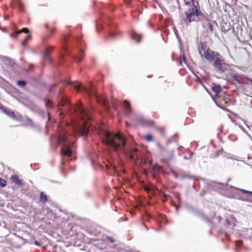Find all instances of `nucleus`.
<instances>
[{"label": "nucleus", "instance_id": "obj_1", "mask_svg": "<svg viewBox=\"0 0 252 252\" xmlns=\"http://www.w3.org/2000/svg\"><path fill=\"white\" fill-rule=\"evenodd\" d=\"M104 139L103 142L118 153H121L128 157L130 160L138 159L137 150L133 149L129 151L126 149V138L120 133H114L105 131Z\"/></svg>", "mask_w": 252, "mask_h": 252}, {"label": "nucleus", "instance_id": "obj_2", "mask_svg": "<svg viewBox=\"0 0 252 252\" xmlns=\"http://www.w3.org/2000/svg\"><path fill=\"white\" fill-rule=\"evenodd\" d=\"M74 109L75 112L79 113L80 117L84 121L83 126L79 127V133L81 136H86L89 131L87 121H90L92 119L91 111L90 110L84 108L83 104L80 101L77 102Z\"/></svg>", "mask_w": 252, "mask_h": 252}, {"label": "nucleus", "instance_id": "obj_3", "mask_svg": "<svg viewBox=\"0 0 252 252\" xmlns=\"http://www.w3.org/2000/svg\"><path fill=\"white\" fill-rule=\"evenodd\" d=\"M186 5L189 6L188 11L186 12V20L189 23L192 22H198L200 21V17L204 15L199 8L195 5L194 0H184Z\"/></svg>", "mask_w": 252, "mask_h": 252}, {"label": "nucleus", "instance_id": "obj_4", "mask_svg": "<svg viewBox=\"0 0 252 252\" xmlns=\"http://www.w3.org/2000/svg\"><path fill=\"white\" fill-rule=\"evenodd\" d=\"M58 142L59 143L66 142L62 146L61 151V154L63 156L70 157L72 154V149L74 146V143L69 141L65 132L59 134Z\"/></svg>", "mask_w": 252, "mask_h": 252}, {"label": "nucleus", "instance_id": "obj_5", "mask_svg": "<svg viewBox=\"0 0 252 252\" xmlns=\"http://www.w3.org/2000/svg\"><path fill=\"white\" fill-rule=\"evenodd\" d=\"M198 51L201 57L209 62H212L217 57L220 56V53L212 50L206 42L200 43Z\"/></svg>", "mask_w": 252, "mask_h": 252}, {"label": "nucleus", "instance_id": "obj_6", "mask_svg": "<svg viewBox=\"0 0 252 252\" xmlns=\"http://www.w3.org/2000/svg\"><path fill=\"white\" fill-rule=\"evenodd\" d=\"M213 65L215 69L219 72H225L229 67L228 64L225 63L222 55L220 54V56L217 57L214 61Z\"/></svg>", "mask_w": 252, "mask_h": 252}, {"label": "nucleus", "instance_id": "obj_7", "mask_svg": "<svg viewBox=\"0 0 252 252\" xmlns=\"http://www.w3.org/2000/svg\"><path fill=\"white\" fill-rule=\"evenodd\" d=\"M71 85L76 90L77 92H80L81 90L87 93L90 96H95L96 100L98 101V97L96 96V92L95 90L93 88L92 84H91L90 88L82 86L79 83L72 82Z\"/></svg>", "mask_w": 252, "mask_h": 252}, {"label": "nucleus", "instance_id": "obj_8", "mask_svg": "<svg viewBox=\"0 0 252 252\" xmlns=\"http://www.w3.org/2000/svg\"><path fill=\"white\" fill-rule=\"evenodd\" d=\"M10 180L12 183H14L15 185L18 186H23L24 182L22 179H21L17 175H12L10 177Z\"/></svg>", "mask_w": 252, "mask_h": 252}, {"label": "nucleus", "instance_id": "obj_9", "mask_svg": "<svg viewBox=\"0 0 252 252\" xmlns=\"http://www.w3.org/2000/svg\"><path fill=\"white\" fill-rule=\"evenodd\" d=\"M23 32L28 33L29 32V30L27 28H24L22 29L21 30H19L17 32H14L13 33L11 34V36L12 37L14 38H16L17 35L19 34H20V33H23Z\"/></svg>", "mask_w": 252, "mask_h": 252}, {"label": "nucleus", "instance_id": "obj_10", "mask_svg": "<svg viewBox=\"0 0 252 252\" xmlns=\"http://www.w3.org/2000/svg\"><path fill=\"white\" fill-rule=\"evenodd\" d=\"M64 106H70V101L67 98H64L63 100L61 101L58 104V109H61V107Z\"/></svg>", "mask_w": 252, "mask_h": 252}, {"label": "nucleus", "instance_id": "obj_11", "mask_svg": "<svg viewBox=\"0 0 252 252\" xmlns=\"http://www.w3.org/2000/svg\"><path fill=\"white\" fill-rule=\"evenodd\" d=\"M239 190L247 194V200L249 202H252V191L246 190L245 189H239Z\"/></svg>", "mask_w": 252, "mask_h": 252}, {"label": "nucleus", "instance_id": "obj_12", "mask_svg": "<svg viewBox=\"0 0 252 252\" xmlns=\"http://www.w3.org/2000/svg\"><path fill=\"white\" fill-rule=\"evenodd\" d=\"M124 105L126 112L128 114H131L132 112V110L131 108V105L130 102L126 100L124 101Z\"/></svg>", "mask_w": 252, "mask_h": 252}, {"label": "nucleus", "instance_id": "obj_13", "mask_svg": "<svg viewBox=\"0 0 252 252\" xmlns=\"http://www.w3.org/2000/svg\"><path fill=\"white\" fill-rule=\"evenodd\" d=\"M131 37L133 40H135L136 42L139 43L140 42L142 36L136 32H133L131 34Z\"/></svg>", "mask_w": 252, "mask_h": 252}, {"label": "nucleus", "instance_id": "obj_14", "mask_svg": "<svg viewBox=\"0 0 252 252\" xmlns=\"http://www.w3.org/2000/svg\"><path fill=\"white\" fill-rule=\"evenodd\" d=\"M52 47H48L46 48L45 52L44 53V58L45 60H50L49 55L50 53L52 52Z\"/></svg>", "mask_w": 252, "mask_h": 252}, {"label": "nucleus", "instance_id": "obj_15", "mask_svg": "<svg viewBox=\"0 0 252 252\" xmlns=\"http://www.w3.org/2000/svg\"><path fill=\"white\" fill-rule=\"evenodd\" d=\"M45 27L48 29V32H49V35H48V37H49L50 36H52V35L54 34V33L56 32V29L55 28H50L49 27V25L48 24H45Z\"/></svg>", "mask_w": 252, "mask_h": 252}, {"label": "nucleus", "instance_id": "obj_16", "mask_svg": "<svg viewBox=\"0 0 252 252\" xmlns=\"http://www.w3.org/2000/svg\"><path fill=\"white\" fill-rule=\"evenodd\" d=\"M232 78L234 80L236 81L239 84H244V83L242 80V78L238 75H233Z\"/></svg>", "mask_w": 252, "mask_h": 252}, {"label": "nucleus", "instance_id": "obj_17", "mask_svg": "<svg viewBox=\"0 0 252 252\" xmlns=\"http://www.w3.org/2000/svg\"><path fill=\"white\" fill-rule=\"evenodd\" d=\"M16 5H17V6L18 7L19 9L21 11H24V5L21 0H17L16 1Z\"/></svg>", "mask_w": 252, "mask_h": 252}, {"label": "nucleus", "instance_id": "obj_18", "mask_svg": "<svg viewBox=\"0 0 252 252\" xmlns=\"http://www.w3.org/2000/svg\"><path fill=\"white\" fill-rule=\"evenodd\" d=\"M212 91L216 93H219L221 91V87L219 85H214L212 87Z\"/></svg>", "mask_w": 252, "mask_h": 252}, {"label": "nucleus", "instance_id": "obj_19", "mask_svg": "<svg viewBox=\"0 0 252 252\" xmlns=\"http://www.w3.org/2000/svg\"><path fill=\"white\" fill-rule=\"evenodd\" d=\"M40 200L42 203H45L47 201V196L45 194H44L43 192L40 193Z\"/></svg>", "mask_w": 252, "mask_h": 252}, {"label": "nucleus", "instance_id": "obj_20", "mask_svg": "<svg viewBox=\"0 0 252 252\" xmlns=\"http://www.w3.org/2000/svg\"><path fill=\"white\" fill-rule=\"evenodd\" d=\"M31 38V35H26L25 39L24 41H23L21 43L22 45L24 46H26L27 43L28 41Z\"/></svg>", "mask_w": 252, "mask_h": 252}, {"label": "nucleus", "instance_id": "obj_21", "mask_svg": "<svg viewBox=\"0 0 252 252\" xmlns=\"http://www.w3.org/2000/svg\"><path fill=\"white\" fill-rule=\"evenodd\" d=\"M144 139L148 142L152 141L153 139V136L151 134H147L144 136Z\"/></svg>", "mask_w": 252, "mask_h": 252}, {"label": "nucleus", "instance_id": "obj_22", "mask_svg": "<svg viewBox=\"0 0 252 252\" xmlns=\"http://www.w3.org/2000/svg\"><path fill=\"white\" fill-rule=\"evenodd\" d=\"M17 83L19 86H21L22 87H25L27 84V83L26 81H22V80L18 81Z\"/></svg>", "mask_w": 252, "mask_h": 252}, {"label": "nucleus", "instance_id": "obj_23", "mask_svg": "<svg viewBox=\"0 0 252 252\" xmlns=\"http://www.w3.org/2000/svg\"><path fill=\"white\" fill-rule=\"evenodd\" d=\"M6 185V181H5L4 180L1 179V178H0V186L1 187H5Z\"/></svg>", "mask_w": 252, "mask_h": 252}, {"label": "nucleus", "instance_id": "obj_24", "mask_svg": "<svg viewBox=\"0 0 252 252\" xmlns=\"http://www.w3.org/2000/svg\"><path fill=\"white\" fill-rule=\"evenodd\" d=\"M208 26H209V28L210 32H213L214 31V27H213V24L209 22Z\"/></svg>", "mask_w": 252, "mask_h": 252}, {"label": "nucleus", "instance_id": "obj_25", "mask_svg": "<svg viewBox=\"0 0 252 252\" xmlns=\"http://www.w3.org/2000/svg\"><path fill=\"white\" fill-rule=\"evenodd\" d=\"M46 105L48 107H52V102L50 100H48L46 103Z\"/></svg>", "mask_w": 252, "mask_h": 252}, {"label": "nucleus", "instance_id": "obj_26", "mask_svg": "<svg viewBox=\"0 0 252 252\" xmlns=\"http://www.w3.org/2000/svg\"><path fill=\"white\" fill-rule=\"evenodd\" d=\"M161 169V167L158 165H155L154 167V170L155 171H159Z\"/></svg>", "mask_w": 252, "mask_h": 252}, {"label": "nucleus", "instance_id": "obj_27", "mask_svg": "<svg viewBox=\"0 0 252 252\" xmlns=\"http://www.w3.org/2000/svg\"><path fill=\"white\" fill-rule=\"evenodd\" d=\"M236 245L237 247H241L243 245V242L241 241H238L236 242Z\"/></svg>", "mask_w": 252, "mask_h": 252}, {"label": "nucleus", "instance_id": "obj_28", "mask_svg": "<svg viewBox=\"0 0 252 252\" xmlns=\"http://www.w3.org/2000/svg\"><path fill=\"white\" fill-rule=\"evenodd\" d=\"M82 54V56L81 57H78L77 58H76V61L77 62H80L81 61V60H82L83 59V53H81Z\"/></svg>", "mask_w": 252, "mask_h": 252}, {"label": "nucleus", "instance_id": "obj_29", "mask_svg": "<svg viewBox=\"0 0 252 252\" xmlns=\"http://www.w3.org/2000/svg\"><path fill=\"white\" fill-rule=\"evenodd\" d=\"M107 239H108V240H109L111 242H114L115 241L114 239V238L113 237H108Z\"/></svg>", "mask_w": 252, "mask_h": 252}, {"label": "nucleus", "instance_id": "obj_30", "mask_svg": "<svg viewBox=\"0 0 252 252\" xmlns=\"http://www.w3.org/2000/svg\"><path fill=\"white\" fill-rule=\"evenodd\" d=\"M168 196H169V195H168L166 194H164V201H166L168 199Z\"/></svg>", "mask_w": 252, "mask_h": 252}, {"label": "nucleus", "instance_id": "obj_31", "mask_svg": "<svg viewBox=\"0 0 252 252\" xmlns=\"http://www.w3.org/2000/svg\"><path fill=\"white\" fill-rule=\"evenodd\" d=\"M145 190H146L147 191H149L150 190V188L149 187H146L145 188Z\"/></svg>", "mask_w": 252, "mask_h": 252}, {"label": "nucleus", "instance_id": "obj_32", "mask_svg": "<svg viewBox=\"0 0 252 252\" xmlns=\"http://www.w3.org/2000/svg\"><path fill=\"white\" fill-rule=\"evenodd\" d=\"M34 243H35V244L36 245H37V246H39V245H40L39 243L38 242H37V241H35V242H34Z\"/></svg>", "mask_w": 252, "mask_h": 252}, {"label": "nucleus", "instance_id": "obj_33", "mask_svg": "<svg viewBox=\"0 0 252 252\" xmlns=\"http://www.w3.org/2000/svg\"><path fill=\"white\" fill-rule=\"evenodd\" d=\"M66 42H67L66 41V39L65 38H64V39H63V42L64 43H63V44L65 43H66Z\"/></svg>", "mask_w": 252, "mask_h": 252}, {"label": "nucleus", "instance_id": "obj_34", "mask_svg": "<svg viewBox=\"0 0 252 252\" xmlns=\"http://www.w3.org/2000/svg\"><path fill=\"white\" fill-rule=\"evenodd\" d=\"M158 145L160 149H161V146H160V144L158 143Z\"/></svg>", "mask_w": 252, "mask_h": 252}, {"label": "nucleus", "instance_id": "obj_35", "mask_svg": "<svg viewBox=\"0 0 252 252\" xmlns=\"http://www.w3.org/2000/svg\"><path fill=\"white\" fill-rule=\"evenodd\" d=\"M153 124V122H149V125Z\"/></svg>", "mask_w": 252, "mask_h": 252}, {"label": "nucleus", "instance_id": "obj_36", "mask_svg": "<svg viewBox=\"0 0 252 252\" xmlns=\"http://www.w3.org/2000/svg\"><path fill=\"white\" fill-rule=\"evenodd\" d=\"M249 80L251 82V84L252 85V79H250Z\"/></svg>", "mask_w": 252, "mask_h": 252}, {"label": "nucleus", "instance_id": "obj_37", "mask_svg": "<svg viewBox=\"0 0 252 252\" xmlns=\"http://www.w3.org/2000/svg\"><path fill=\"white\" fill-rule=\"evenodd\" d=\"M111 36H114V34H113V33H111Z\"/></svg>", "mask_w": 252, "mask_h": 252}, {"label": "nucleus", "instance_id": "obj_38", "mask_svg": "<svg viewBox=\"0 0 252 252\" xmlns=\"http://www.w3.org/2000/svg\"><path fill=\"white\" fill-rule=\"evenodd\" d=\"M11 114H12V115H14V113H13V112H12V113H11Z\"/></svg>", "mask_w": 252, "mask_h": 252}]
</instances>
